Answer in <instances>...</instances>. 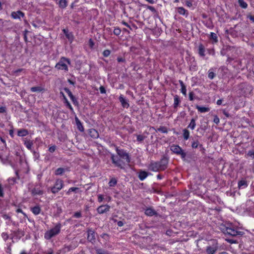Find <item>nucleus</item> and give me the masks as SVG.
<instances>
[{
    "label": "nucleus",
    "mask_w": 254,
    "mask_h": 254,
    "mask_svg": "<svg viewBox=\"0 0 254 254\" xmlns=\"http://www.w3.org/2000/svg\"><path fill=\"white\" fill-rule=\"evenodd\" d=\"M61 224H57L53 228L46 232L44 235V238L46 240L51 239L52 238L59 234L61 231Z\"/></svg>",
    "instance_id": "1"
},
{
    "label": "nucleus",
    "mask_w": 254,
    "mask_h": 254,
    "mask_svg": "<svg viewBox=\"0 0 254 254\" xmlns=\"http://www.w3.org/2000/svg\"><path fill=\"white\" fill-rule=\"evenodd\" d=\"M70 64V60L64 57H62L55 65V68L59 70L68 71V65Z\"/></svg>",
    "instance_id": "2"
},
{
    "label": "nucleus",
    "mask_w": 254,
    "mask_h": 254,
    "mask_svg": "<svg viewBox=\"0 0 254 254\" xmlns=\"http://www.w3.org/2000/svg\"><path fill=\"white\" fill-rule=\"evenodd\" d=\"M111 159L113 163L117 167L121 169H125L126 165H128L126 162V161L123 160L118 156H115L114 154L111 155Z\"/></svg>",
    "instance_id": "3"
},
{
    "label": "nucleus",
    "mask_w": 254,
    "mask_h": 254,
    "mask_svg": "<svg viewBox=\"0 0 254 254\" xmlns=\"http://www.w3.org/2000/svg\"><path fill=\"white\" fill-rule=\"evenodd\" d=\"M116 152L119 157L123 160L126 161L127 164H129L130 162V158L128 153L123 149L116 148Z\"/></svg>",
    "instance_id": "4"
},
{
    "label": "nucleus",
    "mask_w": 254,
    "mask_h": 254,
    "mask_svg": "<svg viewBox=\"0 0 254 254\" xmlns=\"http://www.w3.org/2000/svg\"><path fill=\"white\" fill-rule=\"evenodd\" d=\"M64 187V181L61 179L56 180L54 186L51 189V191L53 193H56L59 192Z\"/></svg>",
    "instance_id": "5"
},
{
    "label": "nucleus",
    "mask_w": 254,
    "mask_h": 254,
    "mask_svg": "<svg viewBox=\"0 0 254 254\" xmlns=\"http://www.w3.org/2000/svg\"><path fill=\"white\" fill-rule=\"evenodd\" d=\"M170 150L175 154L180 155L182 158H185L186 153L178 145L173 144L170 146Z\"/></svg>",
    "instance_id": "6"
},
{
    "label": "nucleus",
    "mask_w": 254,
    "mask_h": 254,
    "mask_svg": "<svg viewBox=\"0 0 254 254\" xmlns=\"http://www.w3.org/2000/svg\"><path fill=\"white\" fill-rule=\"evenodd\" d=\"M226 233L232 236H236L237 235H242L243 233L241 231H238L232 227H227L226 229Z\"/></svg>",
    "instance_id": "7"
},
{
    "label": "nucleus",
    "mask_w": 254,
    "mask_h": 254,
    "mask_svg": "<svg viewBox=\"0 0 254 254\" xmlns=\"http://www.w3.org/2000/svg\"><path fill=\"white\" fill-rule=\"evenodd\" d=\"M149 169L153 172H157L161 170H164V168L162 167L160 163H152L149 167Z\"/></svg>",
    "instance_id": "8"
},
{
    "label": "nucleus",
    "mask_w": 254,
    "mask_h": 254,
    "mask_svg": "<svg viewBox=\"0 0 254 254\" xmlns=\"http://www.w3.org/2000/svg\"><path fill=\"white\" fill-rule=\"evenodd\" d=\"M218 246L217 243L213 244L212 246H208L206 248V252L207 254H214L218 250Z\"/></svg>",
    "instance_id": "9"
},
{
    "label": "nucleus",
    "mask_w": 254,
    "mask_h": 254,
    "mask_svg": "<svg viewBox=\"0 0 254 254\" xmlns=\"http://www.w3.org/2000/svg\"><path fill=\"white\" fill-rule=\"evenodd\" d=\"M110 206L108 205H101L97 209V211L99 214H103L109 211Z\"/></svg>",
    "instance_id": "10"
},
{
    "label": "nucleus",
    "mask_w": 254,
    "mask_h": 254,
    "mask_svg": "<svg viewBox=\"0 0 254 254\" xmlns=\"http://www.w3.org/2000/svg\"><path fill=\"white\" fill-rule=\"evenodd\" d=\"M87 239L91 243H93L95 240V232L92 230H88L87 231Z\"/></svg>",
    "instance_id": "11"
},
{
    "label": "nucleus",
    "mask_w": 254,
    "mask_h": 254,
    "mask_svg": "<svg viewBox=\"0 0 254 254\" xmlns=\"http://www.w3.org/2000/svg\"><path fill=\"white\" fill-rule=\"evenodd\" d=\"M11 15L14 19H20L24 16V14L21 11H17L12 12Z\"/></svg>",
    "instance_id": "12"
},
{
    "label": "nucleus",
    "mask_w": 254,
    "mask_h": 254,
    "mask_svg": "<svg viewBox=\"0 0 254 254\" xmlns=\"http://www.w3.org/2000/svg\"><path fill=\"white\" fill-rule=\"evenodd\" d=\"M88 133L93 138H97L99 137L98 132L94 128L89 129L88 130Z\"/></svg>",
    "instance_id": "13"
},
{
    "label": "nucleus",
    "mask_w": 254,
    "mask_h": 254,
    "mask_svg": "<svg viewBox=\"0 0 254 254\" xmlns=\"http://www.w3.org/2000/svg\"><path fill=\"white\" fill-rule=\"evenodd\" d=\"M119 100L123 107L128 108L129 107V104L122 95L120 96Z\"/></svg>",
    "instance_id": "14"
},
{
    "label": "nucleus",
    "mask_w": 254,
    "mask_h": 254,
    "mask_svg": "<svg viewBox=\"0 0 254 254\" xmlns=\"http://www.w3.org/2000/svg\"><path fill=\"white\" fill-rule=\"evenodd\" d=\"M177 11L180 14L184 15L186 17H187L189 15L188 11L187 10H186L183 7H179L177 8Z\"/></svg>",
    "instance_id": "15"
},
{
    "label": "nucleus",
    "mask_w": 254,
    "mask_h": 254,
    "mask_svg": "<svg viewBox=\"0 0 254 254\" xmlns=\"http://www.w3.org/2000/svg\"><path fill=\"white\" fill-rule=\"evenodd\" d=\"M148 175V174L147 172H146L144 171H141L139 173L138 178L140 179V180L143 181L147 178Z\"/></svg>",
    "instance_id": "16"
},
{
    "label": "nucleus",
    "mask_w": 254,
    "mask_h": 254,
    "mask_svg": "<svg viewBox=\"0 0 254 254\" xmlns=\"http://www.w3.org/2000/svg\"><path fill=\"white\" fill-rule=\"evenodd\" d=\"M156 213V211L151 208H147L145 211V214L149 216L154 215Z\"/></svg>",
    "instance_id": "17"
},
{
    "label": "nucleus",
    "mask_w": 254,
    "mask_h": 254,
    "mask_svg": "<svg viewBox=\"0 0 254 254\" xmlns=\"http://www.w3.org/2000/svg\"><path fill=\"white\" fill-rule=\"evenodd\" d=\"M31 210L35 215H38L41 212V208L39 206H35L31 208Z\"/></svg>",
    "instance_id": "18"
},
{
    "label": "nucleus",
    "mask_w": 254,
    "mask_h": 254,
    "mask_svg": "<svg viewBox=\"0 0 254 254\" xmlns=\"http://www.w3.org/2000/svg\"><path fill=\"white\" fill-rule=\"evenodd\" d=\"M248 186L247 182L245 180H242L238 182V187L240 189H244Z\"/></svg>",
    "instance_id": "19"
},
{
    "label": "nucleus",
    "mask_w": 254,
    "mask_h": 254,
    "mask_svg": "<svg viewBox=\"0 0 254 254\" xmlns=\"http://www.w3.org/2000/svg\"><path fill=\"white\" fill-rule=\"evenodd\" d=\"M196 108L200 113H205L209 111L210 109L209 108L205 107H201L198 105L196 106Z\"/></svg>",
    "instance_id": "20"
},
{
    "label": "nucleus",
    "mask_w": 254,
    "mask_h": 254,
    "mask_svg": "<svg viewBox=\"0 0 254 254\" xmlns=\"http://www.w3.org/2000/svg\"><path fill=\"white\" fill-rule=\"evenodd\" d=\"M28 134V131L25 129H22L18 130L17 135L19 136H25Z\"/></svg>",
    "instance_id": "21"
},
{
    "label": "nucleus",
    "mask_w": 254,
    "mask_h": 254,
    "mask_svg": "<svg viewBox=\"0 0 254 254\" xmlns=\"http://www.w3.org/2000/svg\"><path fill=\"white\" fill-rule=\"evenodd\" d=\"M30 90L33 92H40L44 91V88L41 86H35L31 87Z\"/></svg>",
    "instance_id": "22"
},
{
    "label": "nucleus",
    "mask_w": 254,
    "mask_h": 254,
    "mask_svg": "<svg viewBox=\"0 0 254 254\" xmlns=\"http://www.w3.org/2000/svg\"><path fill=\"white\" fill-rule=\"evenodd\" d=\"M75 121L77 127L79 130L80 131H84V127L82 125L81 123L80 122V121L78 120L77 118H75Z\"/></svg>",
    "instance_id": "23"
},
{
    "label": "nucleus",
    "mask_w": 254,
    "mask_h": 254,
    "mask_svg": "<svg viewBox=\"0 0 254 254\" xmlns=\"http://www.w3.org/2000/svg\"><path fill=\"white\" fill-rule=\"evenodd\" d=\"M24 145L29 149L31 150L33 146V142L30 140H24Z\"/></svg>",
    "instance_id": "24"
},
{
    "label": "nucleus",
    "mask_w": 254,
    "mask_h": 254,
    "mask_svg": "<svg viewBox=\"0 0 254 254\" xmlns=\"http://www.w3.org/2000/svg\"><path fill=\"white\" fill-rule=\"evenodd\" d=\"M198 53L201 56H205V50L202 44H200L198 46Z\"/></svg>",
    "instance_id": "25"
},
{
    "label": "nucleus",
    "mask_w": 254,
    "mask_h": 254,
    "mask_svg": "<svg viewBox=\"0 0 254 254\" xmlns=\"http://www.w3.org/2000/svg\"><path fill=\"white\" fill-rule=\"evenodd\" d=\"M61 93L62 94L64 99V102L66 104V106L71 111H73V108L72 107L71 105H70V104L69 103V102L68 101L67 99H66V98L65 97V96H64V94L62 92H61Z\"/></svg>",
    "instance_id": "26"
},
{
    "label": "nucleus",
    "mask_w": 254,
    "mask_h": 254,
    "mask_svg": "<svg viewBox=\"0 0 254 254\" xmlns=\"http://www.w3.org/2000/svg\"><path fill=\"white\" fill-rule=\"evenodd\" d=\"M65 172V169L63 168H59L55 171V174L57 176L62 175Z\"/></svg>",
    "instance_id": "27"
},
{
    "label": "nucleus",
    "mask_w": 254,
    "mask_h": 254,
    "mask_svg": "<svg viewBox=\"0 0 254 254\" xmlns=\"http://www.w3.org/2000/svg\"><path fill=\"white\" fill-rule=\"evenodd\" d=\"M179 82L181 86V92L184 95H186L187 94V89L185 85H184L183 82L181 80L179 81Z\"/></svg>",
    "instance_id": "28"
},
{
    "label": "nucleus",
    "mask_w": 254,
    "mask_h": 254,
    "mask_svg": "<svg viewBox=\"0 0 254 254\" xmlns=\"http://www.w3.org/2000/svg\"><path fill=\"white\" fill-rule=\"evenodd\" d=\"M196 124H195V121L194 119H192L190 121V122L188 126V127L190 128L191 129L193 130L194 129L195 127Z\"/></svg>",
    "instance_id": "29"
},
{
    "label": "nucleus",
    "mask_w": 254,
    "mask_h": 254,
    "mask_svg": "<svg viewBox=\"0 0 254 254\" xmlns=\"http://www.w3.org/2000/svg\"><path fill=\"white\" fill-rule=\"evenodd\" d=\"M210 38L213 41L214 43H217L218 42L217 35L213 32H211L210 34Z\"/></svg>",
    "instance_id": "30"
},
{
    "label": "nucleus",
    "mask_w": 254,
    "mask_h": 254,
    "mask_svg": "<svg viewBox=\"0 0 254 254\" xmlns=\"http://www.w3.org/2000/svg\"><path fill=\"white\" fill-rule=\"evenodd\" d=\"M183 136L185 140H187L190 137V132L187 129L183 130Z\"/></svg>",
    "instance_id": "31"
},
{
    "label": "nucleus",
    "mask_w": 254,
    "mask_h": 254,
    "mask_svg": "<svg viewBox=\"0 0 254 254\" xmlns=\"http://www.w3.org/2000/svg\"><path fill=\"white\" fill-rule=\"evenodd\" d=\"M32 193L34 195H41V194H43V192L40 189H34L32 190Z\"/></svg>",
    "instance_id": "32"
},
{
    "label": "nucleus",
    "mask_w": 254,
    "mask_h": 254,
    "mask_svg": "<svg viewBox=\"0 0 254 254\" xmlns=\"http://www.w3.org/2000/svg\"><path fill=\"white\" fill-rule=\"evenodd\" d=\"M59 6L62 8H65L67 6L66 0H60Z\"/></svg>",
    "instance_id": "33"
},
{
    "label": "nucleus",
    "mask_w": 254,
    "mask_h": 254,
    "mask_svg": "<svg viewBox=\"0 0 254 254\" xmlns=\"http://www.w3.org/2000/svg\"><path fill=\"white\" fill-rule=\"evenodd\" d=\"M180 103V100L178 96L174 97V107L176 108Z\"/></svg>",
    "instance_id": "34"
},
{
    "label": "nucleus",
    "mask_w": 254,
    "mask_h": 254,
    "mask_svg": "<svg viewBox=\"0 0 254 254\" xmlns=\"http://www.w3.org/2000/svg\"><path fill=\"white\" fill-rule=\"evenodd\" d=\"M117 180L115 178H113L110 180V182H109V185L110 187H114L117 184Z\"/></svg>",
    "instance_id": "35"
},
{
    "label": "nucleus",
    "mask_w": 254,
    "mask_h": 254,
    "mask_svg": "<svg viewBox=\"0 0 254 254\" xmlns=\"http://www.w3.org/2000/svg\"><path fill=\"white\" fill-rule=\"evenodd\" d=\"M239 5L243 8H246L247 7L248 4L244 0H238Z\"/></svg>",
    "instance_id": "36"
},
{
    "label": "nucleus",
    "mask_w": 254,
    "mask_h": 254,
    "mask_svg": "<svg viewBox=\"0 0 254 254\" xmlns=\"http://www.w3.org/2000/svg\"><path fill=\"white\" fill-rule=\"evenodd\" d=\"M157 130L159 131H160L162 133H167L168 132V129L167 128L165 127H160L157 129Z\"/></svg>",
    "instance_id": "37"
},
{
    "label": "nucleus",
    "mask_w": 254,
    "mask_h": 254,
    "mask_svg": "<svg viewBox=\"0 0 254 254\" xmlns=\"http://www.w3.org/2000/svg\"><path fill=\"white\" fill-rule=\"evenodd\" d=\"M215 75V74L212 71V69H209L208 71V78L210 79H212L214 77Z\"/></svg>",
    "instance_id": "38"
},
{
    "label": "nucleus",
    "mask_w": 254,
    "mask_h": 254,
    "mask_svg": "<svg viewBox=\"0 0 254 254\" xmlns=\"http://www.w3.org/2000/svg\"><path fill=\"white\" fill-rule=\"evenodd\" d=\"M66 37L70 42H72L73 40V36L71 33H66Z\"/></svg>",
    "instance_id": "39"
},
{
    "label": "nucleus",
    "mask_w": 254,
    "mask_h": 254,
    "mask_svg": "<svg viewBox=\"0 0 254 254\" xmlns=\"http://www.w3.org/2000/svg\"><path fill=\"white\" fill-rule=\"evenodd\" d=\"M96 253L97 254H108V253L102 249H98L96 250Z\"/></svg>",
    "instance_id": "40"
},
{
    "label": "nucleus",
    "mask_w": 254,
    "mask_h": 254,
    "mask_svg": "<svg viewBox=\"0 0 254 254\" xmlns=\"http://www.w3.org/2000/svg\"><path fill=\"white\" fill-rule=\"evenodd\" d=\"M247 156L251 157L252 159L254 158V150H249L247 153Z\"/></svg>",
    "instance_id": "41"
},
{
    "label": "nucleus",
    "mask_w": 254,
    "mask_h": 254,
    "mask_svg": "<svg viewBox=\"0 0 254 254\" xmlns=\"http://www.w3.org/2000/svg\"><path fill=\"white\" fill-rule=\"evenodd\" d=\"M78 190V188H76V187H72V188H70L69 189V190H68V191H67L66 193L67 194H69V193L72 192V191H76L77 190Z\"/></svg>",
    "instance_id": "42"
},
{
    "label": "nucleus",
    "mask_w": 254,
    "mask_h": 254,
    "mask_svg": "<svg viewBox=\"0 0 254 254\" xmlns=\"http://www.w3.org/2000/svg\"><path fill=\"white\" fill-rule=\"evenodd\" d=\"M23 70H24V69H23V68H19L18 69L13 70V71H12V74L15 76H18V73L22 71Z\"/></svg>",
    "instance_id": "43"
},
{
    "label": "nucleus",
    "mask_w": 254,
    "mask_h": 254,
    "mask_svg": "<svg viewBox=\"0 0 254 254\" xmlns=\"http://www.w3.org/2000/svg\"><path fill=\"white\" fill-rule=\"evenodd\" d=\"M199 145V142L198 140L193 141L191 144V147L193 148H196Z\"/></svg>",
    "instance_id": "44"
},
{
    "label": "nucleus",
    "mask_w": 254,
    "mask_h": 254,
    "mask_svg": "<svg viewBox=\"0 0 254 254\" xmlns=\"http://www.w3.org/2000/svg\"><path fill=\"white\" fill-rule=\"evenodd\" d=\"M1 237L3 238V240L6 241L8 239V235L7 233L3 232L1 234Z\"/></svg>",
    "instance_id": "45"
},
{
    "label": "nucleus",
    "mask_w": 254,
    "mask_h": 254,
    "mask_svg": "<svg viewBox=\"0 0 254 254\" xmlns=\"http://www.w3.org/2000/svg\"><path fill=\"white\" fill-rule=\"evenodd\" d=\"M110 53H111V52L110 50H106L104 51V52L103 53V55L104 57H107L110 55Z\"/></svg>",
    "instance_id": "46"
},
{
    "label": "nucleus",
    "mask_w": 254,
    "mask_h": 254,
    "mask_svg": "<svg viewBox=\"0 0 254 254\" xmlns=\"http://www.w3.org/2000/svg\"><path fill=\"white\" fill-rule=\"evenodd\" d=\"M64 90L66 92V93L68 94L69 97H72V94L71 92L69 90V89L67 88H64Z\"/></svg>",
    "instance_id": "47"
},
{
    "label": "nucleus",
    "mask_w": 254,
    "mask_h": 254,
    "mask_svg": "<svg viewBox=\"0 0 254 254\" xmlns=\"http://www.w3.org/2000/svg\"><path fill=\"white\" fill-rule=\"evenodd\" d=\"M121 33V30L118 28H115L114 30V33L116 35H119Z\"/></svg>",
    "instance_id": "48"
},
{
    "label": "nucleus",
    "mask_w": 254,
    "mask_h": 254,
    "mask_svg": "<svg viewBox=\"0 0 254 254\" xmlns=\"http://www.w3.org/2000/svg\"><path fill=\"white\" fill-rule=\"evenodd\" d=\"M144 139V137L142 135H137V140L138 141H141L143 140Z\"/></svg>",
    "instance_id": "49"
},
{
    "label": "nucleus",
    "mask_w": 254,
    "mask_h": 254,
    "mask_svg": "<svg viewBox=\"0 0 254 254\" xmlns=\"http://www.w3.org/2000/svg\"><path fill=\"white\" fill-rule=\"evenodd\" d=\"M56 147L55 145H53V146H50L49 148V151L50 152H54L55 150H56Z\"/></svg>",
    "instance_id": "50"
},
{
    "label": "nucleus",
    "mask_w": 254,
    "mask_h": 254,
    "mask_svg": "<svg viewBox=\"0 0 254 254\" xmlns=\"http://www.w3.org/2000/svg\"><path fill=\"white\" fill-rule=\"evenodd\" d=\"M213 122L216 124H218L219 123L220 120H219V118L217 116H215L214 117V119H213Z\"/></svg>",
    "instance_id": "51"
},
{
    "label": "nucleus",
    "mask_w": 254,
    "mask_h": 254,
    "mask_svg": "<svg viewBox=\"0 0 254 254\" xmlns=\"http://www.w3.org/2000/svg\"><path fill=\"white\" fill-rule=\"evenodd\" d=\"M89 45L91 48H93L94 45V43L91 39L89 40Z\"/></svg>",
    "instance_id": "52"
},
{
    "label": "nucleus",
    "mask_w": 254,
    "mask_h": 254,
    "mask_svg": "<svg viewBox=\"0 0 254 254\" xmlns=\"http://www.w3.org/2000/svg\"><path fill=\"white\" fill-rule=\"evenodd\" d=\"M104 199L103 196L102 194L98 195V200L99 202H101Z\"/></svg>",
    "instance_id": "53"
},
{
    "label": "nucleus",
    "mask_w": 254,
    "mask_h": 254,
    "mask_svg": "<svg viewBox=\"0 0 254 254\" xmlns=\"http://www.w3.org/2000/svg\"><path fill=\"white\" fill-rule=\"evenodd\" d=\"M99 90H100V91L101 93H102V94H104V93H106V89L102 86L100 87Z\"/></svg>",
    "instance_id": "54"
},
{
    "label": "nucleus",
    "mask_w": 254,
    "mask_h": 254,
    "mask_svg": "<svg viewBox=\"0 0 254 254\" xmlns=\"http://www.w3.org/2000/svg\"><path fill=\"white\" fill-rule=\"evenodd\" d=\"M74 216L76 218H79L81 216V213L80 212H76L74 213Z\"/></svg>",
    "instance_id": "55"
},
{
    "label": "nucleus",
    "mask_w": 254,
    "mask_h": 254,
    "mask_svg": "<svg viewBox=\"0 0 254 254\" xmlns=\"http://www.w3.org/2000/svg\"><path fill=\"white\" fill-rule=\"evenodd\" d=\"M6 112V108L4 107H0V113H4Z\"/></svg>",
    "instance_id": "56"
},
{
    "label": "nucleus",
    "mask_w": 254,
    "mask_h": 254,
    "mask_svg": "<svg viewBox=\"0 0 254 254\" xmlns=\"http://www.w3.org/2000/svg\"><path fill=\"white\" fill-rule=\"evenodd\" d=\"M189 99L190 101H192L193 100V93L192 92H190L189 93Z\"/></svg>",
    "instance_id": "57"
},
{
    "label": "nucleus",
    "mask_w": 254,
    "mask_h": 254,
    "mask_svg": "<svg viewBox=\"0 0 254 254\" xmlns=\"http://www.w3.org/2000/svg\"><path fill=\"white\" fill-rule=\"evenodd\" d=\"M147 9H149L150 10H151L152 12L155 11V8L154 7L152 6H147Z\"/></svg>",
    "instance_id": "58"
},
{
    "label": "nucleus",
    "mask_w": 254,
    "mask_h": 254,
    "mask_svg": "<svg viewBox=\"0 0 254 254\" xmlns=\"http://www.w3.org/2000/svg\"><path fill=\"white\" fill-rule=\"evenodd\" d=\"M186 5L188 6V7H191L192 6V3L190 1H187L186 2Z\"/></svg>",
    "instance_id": "59"
},
{
    "label": "nucleus",
    "mask_w": 254,
    "mask_h": 254,
    "mask_svg": "<svg viewBox=\"0 0 254 254\" xmlns=\"http://www.w3.org/2000/svg\"><path fill=\"white\" fill-rule=\"evenodd\" d=\"M3 190L1 188V185L0 184V196H3Z\"/></svg>",
    "instance_id": "60"
},
{
    "label": "nucleus",
    "mask_w": 254,
    "mask_h": 254,
    "mask_svg": "<svg viewBox=\"0 0 254 254\" xmlns=\"http://www.w3.org/2000/svg\"><path fill=\"white\" fill-rule=\"evenodd\" d=\"M70 99L72 100L73 103L75 104V102H77L76 98L74 97L73 95H72V97H69Z\"/></svg>",
    "instance_id": "61"
},
{
    "label": "nucleus",
    "mask_w": 254,
    "mask_h": 254,
    "mask_svg": "<svg viewBox=\"0 0 254 254\" xmlns=\"http://www.w3.org/2000/svg\"><path fill=\"white\" fill-rule=\"evenodd\" d=\"M117 61H118V62L120 63V62H124V59L121 57H118L117 58Z\"/></svg>",
    "instance_id": "62"
},
{
    "label": "nucleus",
    "mask_w": 254,
    "mask_h": 254,
    "mask_svg": "<svg viewBox=\"0 0 254 254\" xmlns=\"http://www.w3.org/2000/svg\"><path fill=\"white\" fill-rule=\"evenodd\" d=\"M222 100L221 99H219L217 101V104L218 105H220L222 104Z\"/></svg>",
    "instance_id": "63"
},
{
    "label": "nucleus",
    "mask_w": 254,
    "mask_h": 254,
    "mask_svg": "<svg viewBox=\"0 0 254 254\" xmlns=\"http://www.w3.org/2000/svg\"><path fill=\"white\" fill-rule=\"evenodd\" d=\"M249 19L252 20L253 22H254V16H250L249 17Z\"/></svg>",
    "instance_id": "64"
}]
</instances>
